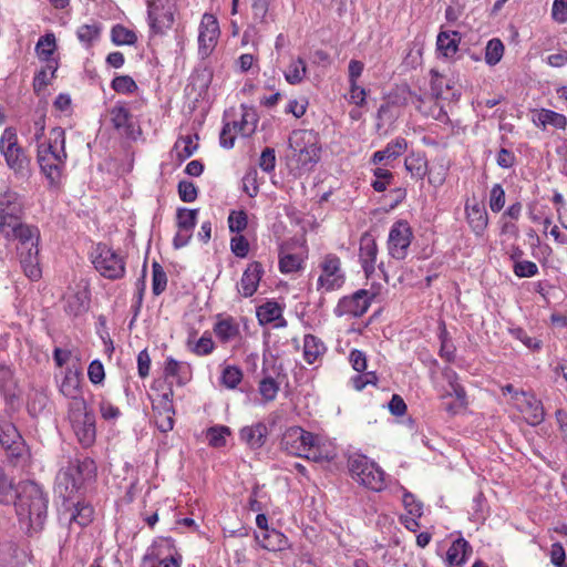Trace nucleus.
Returning <instances> with one entry per match:
<instances>
[{
	"label": "nucleus",
	"instance_id": "obj_19",
	"mask_svg": "<svg viewBox=\"0 0 567 567\" xmlns=\"http://www.w3.org/2000/svg\"><path fill=\"white\" fill-rule=\"evenodd\" d=\"M262 275V265L259 261L250 262L241 276L238 288L239 293L245 298L251 297L257 291Z\"/></svg>",
	"mask_w": 567,
	"mask_h": 567
},
{
	"label": "nucleus",
	"instance_id": "obj_18",
	"mask_svg": "<svg viewBox=\"0 0 567 567\" xmlns=\"http://www.w3.org/2000/svg\"><path fill=\"white\" fill-rule=\"evenodd\" d=\"M18 255L24 275L32 281H38L42 276L40 267L39 246L34 248L19 247Z\"/></svg>",
	"mask_w": 567,
	"mask_h": 567
},
{
	"label": "nucleus",
	"instance_id": "obj_61",
	"mask_svg": "<svg viewBox=\"0 0 567 567\" xmlns=\"http://www.w3.org/2000/svg\"><path fill=\"white\" fill-rule=\"evenodd\" d=\"M272 0H251L252 18L256 22L265 23L269 4Z\"/></svg>",
	"mask_w": 567,
	"mask_h": 567
},
{
	"label": "nucleus",
	"instance_id": "obj_23",
	"mask_svg": "<svg viewBox=\"0 0 567 567\" xmlns=\"http://www.w3.org/2000/svg\"><path fill=\"white\" fill-rule=\"evenodd\" d=\"M377 255L378 246L375 240L369 235L362 236L360 240L359 258L367 277H370L374 272Z\"/></svg>",
	"mask_w": 567,
	"mask_h": 567
},
{
	"label": "nucleus",
	"instance_id": "obj_38",
	"mask_svg": "<svg viewBox=\"0 0 567 567\" xmlns=\"http://www.w3.org/2000/svg\"><path fill=\"white\" fill-rule=\"evenodd\" d=\"M404 166L412 177L420 179L423 178L427 172V162L423 156L419 154H411L406 156Z\"/></svg>",
	"mask_w": 567,
	"mask_h": 567
},
{
	"label": "nucleus",
	"instance_id": "obj_43",
	"mask_svg": "<svg viewBox=\"0 0 567 567\" xmlns=\"http://www.w3.org/2000/svg\"><path fill=\"white\" fill-rule=\"evenodd\" d=\"M281 313V307L276 301H267L257 310V315L261 322H272L280 318Z\"/></svg>",
	"mask_w": 567,
	"mask_h": 567
},
{
	"label": "nucleus",
	"instance_id": "obj_46",
	"mask_svg": "<svg viewBox=\"0 0 567 567\" xmlns=\"http://www.w3.org/2000/svg\"><path fill=\"white\" fill-rule=\"evenodd\" d=\"M194 138L198 140V135L197 134H195L194 136L186 135V136H182L177 140L175 147L177 150H179L178 157L181 159L190 157L197 150L198 145H197V143L194 142Z\"/></svg>",
	"mask_w": 567,
	"mask_h": 567
},
{
	"label": "nucleus",
	"instance_id": "obj_42",
	"mask_svg": "<svg viewBox=\"0 0 567 567\" xmlns=\"http://www.w3.org/2000/svg\"><path fill=\"white\" fill-rule=\"evenodd\" d=\"M504 50V44L499 39L489 40L485 48V62L492 66L496 65L503 58Z\"/></svg>",
	"mask_w": 567,
	"mask_h": 567
},
{
	"label": "nucleus",
	"instance_id": "obj_60",
	"mask_svg": "<svg viewBox=\"0 0 567 567\" xmlns=\"http://www.w3.org/2000/svg\"><path fill=\"white\" fill-rule=\"evenodd\" d=\"M177 190L179 198L185 203H192L197 198V188L193 182L181 181Z\"/></svg>",
	"mask_w": 567,
	"mask_h": 567
},
{
	"label": "nucleus",
	"instance_id": "obj_54",
	"mask_svg": "<svg viewBox=\"0 0 567 567\" xmlns=\"http://www.w3.org/2000/svg\"><path fill=\"white\" fill-rule=\"evenodd\" d=\"M248 224L247 214L244 210H233L228 216V226L231 233H241Z\"/></svg>",
	"mask_w": 567,
	"mask_h": 567
},
{
	"label": "nucleus",
	"instance_id": "obj_55",
	"mask_svg": "<svg viewBox=\"0 0 567 567\" xmlns=\"http://www.w3.org/2000/svg\"><path fill=\"white\" fill-rule=\"evenodd\" d=\"M112 89L117 93H133L137 85L130 75H120L113 79Z\"/></svg>",
	"mask_w": 567,
	"mask_h": 567
},
{
	"label": "nucleus",
	"instance_id": "obj_4",
	"mask_svg": "<svg viewBox=\"0 0 567 567\" xmlns=\"http://www.w3.org/2000/svg\"><path fill=\"white\" fill-rule=\"evenodd\" d=\"M352 478L367 488L381 492L385 487L384 472L364 455H353L348 461Z\"/></svg>",
	"mask_w": 567,
	"mask_h": 567
},
{
	"label": "nucleus",
	"instance_id": "obj_35",
	"mask_svg": "<svg viewBox=\"0 0 567 567\" xmlns=\"http://www.w3.org/2000/svg\"><path fill=\"white\" fill-rule=\"evenodd\" d=\"M247 122L243 120L240 123L233 122L226 123L220 132L219 142L225 148H231L235 143V135L231 133L233 130H237L244 136H248L252 130H246Z\"/></svg>",
	"mask_w": 567,
	"mask_h": 567
},
{
	"label": "nucleus",
	"instance_id": "obj_52",
	"mask_svg": "<svg viewBox=\"0 0 567 567\" xmlns=\"http://www.w3.org/2000/svg\"><path fill=\"white\" fill-rule=\"evenodd\" d=\"M101 32V28L99 24H83L78 31V39L90 47L95 40L99 39Z\"/></svg>",
	"mask_w": 567,
	"mask_h": 567
},
{
	"label": "nucleus",
	"instance_id": "obj_14",
	"mask_svg": "<svg viewBox=\"0 0 567 567\" xmlns=\"http://www.w3.org/2000/svg\"><path fill=\"white\" fill-rule=\"evenodd\" d=\"M220 34L217 19L213 14L205 13L199 25V53L207 56L215 48Z\"/></svg>",
	"mask_w": 567,
	"mask_h": 567
},
{
	"label": "nucleus",
	"instance_id": "obj_16",
	"mask_svg": "<svg viewBox=\"0 0 567 567\" xmlns=\"http://www.w3.org/2000/svg\"><path fill=\"white\" fill-rule=\"evenodd\" d=\"M370 307V299L367 290H358L352 296L343 297L338 306L337 312L339 316L351 315L353 317H361Z\"/></svg>",
	"mask_w": 567,
	"mask_h": 567
},
{
	"label": "nucleus",
	"instance_id": "obj_6",
	"mask_svg": "<svg viewBox=\"0 0 567 567\" xmlns=\"http://www.w3.org/2000/svg\"><path fill=\"white\" fill-rule=\"evenodd\" d=\"M280 445L288 454L317 460L313 434L299 426L289 427L284 433Z\"/></svg>",
	"mask_w": 567,
	"mask_h": 567
},
{
	"label": "nucleus",
	"instance_id": "obj_10",
	"mask_svg": "<svg viewBox=\"0 0 567 567\" xmlns=\"http://www.w3.org/2000/svg\"><path fill=\"white\" fill-rule=\"evenodd\" d=\"M322 274L318 278V289L333 291L342 287L346 276L341 269V260L337 255L328 254L320 264Z\"/></svg>",
	"mask_w": 567,
	"mask_h": 567
},
{
	"label": "nucleus",
	"instance_id": "obj_49",
	"mask_svg": "<svg viewBox=\"0 0 567 567\" xmlns=\"http://www.w3.org/2000/svg\"><path fill=\"white\" fill-rule=\"evenodd\" d=\"M152 270H153L152 290L155 296H159L166 289L167 276H166L163 267L156 261L153 262Z\"/></svg>",
	"mask_w": 567,
	"mask_h": 567
},
{
	"label": "nucleus",
	"instance_id": "obj_64",
	"mask_svg": "<svg viewBox=\"0 0 567 567\" xmlns=\"http://www.w3.org/2000/svg\"><path fill=\"white\" fill-rule=\"evenodd\" d=\"M551 17L558 23L567 21V0H554Z\"/></svg>",
	"mask_w": 567,
	"mask_h": 567
},
{
	"label": "nucleus",
	"instance_id": "obj_30",
	"mask_svg": "<svg viewBox=\"0 0 567 567\" xmlns=\"http://www.w3.org/2000/svg\"><path fill=\"white\" fill-rule=\"evenodd\" d=\"M319 143L318 135L311 130H297L293 131L289 137V147L293 153H298L300 150L312 147Z\"/></svg>",
	"mask_w": 567,
	"mask_h": 567
},
{
	"label": "nucleus",
	"instance_id": "obj_8",
	"mask_svg": "<svg viewBox=\"0 0 567 567\" xmlns=\"http://www.w3.org/2000/svg\"><path fill=\"white\" fill-rule=\"evenodd\" d=\"M93 265L103 277L112 280L123 277L125 272L123 258L103 244L96 246Z\"/></svg>",
	"mask_w": 567,
	"mask_h": 567
},
{
	"label": "nucleus",
	"instance_id": "obj_37",
	"mask_svg": "<svg viewBox=\"0 0 567 567\" xmlns=\"http://www.w3.org/2000/svg\"><path fill=\"white\" fill-rule=\"evenodd\" d=\"M93 507L86 504L78 503L70 516V525H78L79 527L87 526L93 519Z\"/></svg>",
	"mask_w": 567,
	"mask_h": 567
},
{
	"label": "nucleus",
	"instance_id": "obj_50",
	"mask_svg": "<svg viewBox=\"0 0 567 567\" xmlns=\"http://www.w3.org/2000/svg\"><path fill=\"white\" fill-rule=\"evenodd\" d=\"M192 352L197 355H207L210 354L215 349V343L212 337L207 333H204L199 340L195 343H192L189 340L187 342Z\"/></svg>",
	"mask_w": 567,
	"mask_h": 567
},
{
	"label": "nucleus",
	"instance_id": "obj_3",
	"mask_svg": "<svg viewBox=\"0 0 567 567\" xmlns=\"http://www.w3.org/2000/svg\"><path fill=\"white\" fill-rule=\"evenodd\" d=\"M0 153L6 163L14 174L21 178L30 175V158L25 151L18 143L17 133L13 128H6L0 138Z\"/></svg>",
	"mask_w": 567,
	"mask_h": 567
},
{
	"label": "nucleus",
	"instance_id": "obj_59",
	"mask_svg": "<svg viewBox=\"0 0 567 567\" xmlns=\"http://www.w3.org/2000/svg\"><path fill=\"white\" fill-rule=\"evenodd\" d=\"M514 274L519 278H530L538 274V267L529 260H518L514 264Z\"/></svg>",
	"mask_w": 567,
	"mask_h": 567
},
{
	"label": "nucleus",
	"instance_id": "obj_28",
	"mask_svg": "<svg viewBox=\"0 0 567 567\" xmlns=\"http://www.w3.org/2000/svg\"><path fill=\"white\" fill-rule=\"evenodd\" d=\"M461 42V33L458 31H441L436 39L437 51L445 58H453Z\"/></svg>",
	"mask_w": 567,
	"mask_h": 567
},
{
	"label": "nucleus",
	"instance_id": "obj_34",
	"mask_svg": "<svg viewBox=\"0 0 567 567\" xmlns=\"http://www.w3.org/2000/svg\"><path fill=\"white\" fill-rule=\"evenodd\" d=\"M284 74L289 84L296 85L301 83L307 75V63L305 59L300 56L292 58Z\"/></svg>",
	"mask_w": 567,
	"mask_h": 567
},
{
	"label": "nucleus",
	"instance_id": "obj_48",
	"mask_svg": "<svg viewBox=\"0 0 567 567\" xmlns=\"http://www.w3.org/2000/svg\"><path fill=\"white\" fill-rule=\"evenodd\" d=\"M259 393L266 402L274 401L279 391V384L271 377H265L260 380L258 386Z\"/></svg>",
	"mask_w": 567,
	"mask_h": 567
},
{
	"label": "nucleus",
	"instance_id": "obj_31",
	"mask_svg": "<svg viewBox=\"0 0 567 567\" xmlns=\"http://www.w3.org/2000/svg\"><path fill=\"white\" fill-rule=\"evenodd\" d=\"M467 220L472 229L481 235L488 223L487 212L483 206L475 204L473 206H466Z\"/></svg>",
	"mask_w": 567,
	"mask_h": 567
},
{
	"label": "nucleus",
	"instance_id": "obj_51",
	"mask_svg": "<svg viewBox=\"0 0 567 567\" xmlns=\"http://www.w3.org/2000/svg\"><path fill=\"white\" fill-rule=\"evenodd\" d=\"M243 380V372L236 365H227L221 373V383L228 389H235Z\"/></svg>",
	"mask_w": 567,
	"mask_h": 567
},
{
	"label": "nucleus",
	"instance_id": "obj_45",
	"mask_svg": "<svg viewBox=\"0 0 567 567\" xmlns=\"http://www.w3.org/2000/svg\"><path fill=\"white\" fill-rule=\"evenodd\" d=\"M228 435H230V429L225 425L212 426L207 430V440L213 447L225 446Z\"/></svg>",
	"mask_w": 567,
	"mask_h": 567
},
{
	"label": "nucleus",
	"instance_id": "obj_21",
	"mask_svg": "<svg viewBox=\"0 0 567 567\" xmlns=\"http://www.w3.org/2000/svg\"><path fill=\"white\" fill-rule=\"evenodd\" d=\"M430 74V96L436 102L435 106H439V101L451 100L455 96L453 82L451 80L446 79L435 70H431Z\"/></svg>",
	"mask_w": 567,
	"mask_h": 567
},
{
	"label": "nucleus",
	"instance_id": "obj_39",
	"mask_svg": "<svg viewBox=\"0 0 567 567\" xmlns=\"http://www.w3.org/2000/svg\"><path fill=\"white\" fill-rule=\"evenodd\" d=\"M111 40L116 45H134L137 41V35L133 30L122 24H115L111 30Z\"/></svg>",
	"mask_w": 567,
	"mask_h": 567
},
{
	"label": "nucleus",
	"instance_id": "obj_33",
	"mask_svg": "<svg viewBox=\"0 0 567 567\" xmlns=\"http://www.w3.org/2000/svg\"><path fill=\"white\" fill-rule=\"evenodd\" d=\"M65 146V132L62 127H53L50 131V136L48 142L40 143L38 145V154L37 155H47V153H53L58 148H63Z\"/></svg>",
	"mask_w": 567,
	"mask_h": 567
},
{
	"label": "nucleus",
	"instance_id": "obj_9",
	"mask_svg": "<svg viewBox=\"0 0 567 567\" xmlns=\"http://www.w3.org/2000/svg\"><path fill=\"white\" fill-rule=\"evenodd\" d=\"M173 0H148V22L154 33H164L174 22Z\"/></svg>",
	"mask_w": 567,
	"mask_h": 567
},
{
	"label": "nucleus",
	"instance_id": "obj_2",
	"mask_svg": "<svg viewBox=\"0 0 567 567\" xmlns=\"http://www.w3.org/2000/svg\"><path fill=\"white\" fill-rule=\"evenodd\" d=\"M0 456L13 466L25 462L28 456L22 435L16 425L3 416H0Z\"/></svg>",
	"mask_w": 567,
	"mask_h": 567
},
{
	"label": "nucleus",
	"instance_id": "obj_53",
	"mask_svg": "<svg viewBox=\"0 0 567 567\" xmlns=\"http://www.w3.org/2000/svg\"><path fill=\"white\" fill-rule=\"evenodd\" d=\"M302 259L295 254H287L279 259V269L284 274H291L301 268Z\"/></svg>",
	"mask_w": 567,
	"mask_h": 567
},
{
	"label": "nucleus",
	"instance_id": "obj_63",
	"mask_svg": "<svg viewBox=\"0 0 567 567\" xmlns=\"http://www.w3.org/2000/svg\"><path fill=\"white\" fill-rule=\"evenodd\" d=\"M89 380L93 384H100L104 381L105 371L100 360H93L87 368Z\"/></svg>",
	"mask_w": 567,
	"mask_h": 567
},
{
	"label": "nucleus",
	"instance_id": "obj_25",
	"mask_svg": "<svg viewBox=\"0 0 567 567\" xmlns=\"http://www.w3.org/2000/svg\"><path fill=\"white\" fill-rule=\"evenodd\" d=\"M267 436L268 427L262 422H257L240 430V440L252 450L260 449L266 443Z\"/></svg>",
	"mask_w": 567,
	"mask_h": 567
},
{
	"label": "nucleus",
	"instance_id": "obj_27",
	"mask_svg": "<svg viewBox=\"0 0 567 567\" xmlns=\"http://www.w3.org/2000/svg\"><path fill=\"white\" fill-rule=\"evenodd\" d=\"M37 159L41 172L51 183H56L60 181L65 167V164L61 162V156H58L56 159L52 155H37Z\"/></svg>",
	"mask_w": 567,
	"mask_h": 567
},
{
	"label": "nucleus",
	"instance_id": "obj_56",
	"mask_svg": "<svg viewBox=\"0 0 567 567\" xmlns=\"http://www.w3.org/2000/svg\"><path fill=\"white\" fill-rule=\"evenodd\" d=\"M375 176V181L372 182L371 186L378 193H381L386 189V186L390 184L393 178V174L385 168L378 167L373 171Z\"/></svg>",
	"mask_w": 567,
	"mask_h": 567
},
{
	"label": "nucleus",
	"instance_id": "obj_24",
	"mask_svg": "<svg viewBox=\"0 0 567 567\" xmlns=\"http://www.w3.org/2000/svg\"><path fill=\"white\" fill-rule=\"evenodd\" d=\"M14 237L18 239L17 249L19 247L34 248L39 246L40 231L35 226H30L20 220L10 226Z\"/></svg>",
	"mask_w": 567,
	"mask_h": 567
},
{
	"label": "nucleus",
	"instance_id": "obj_17",
	"mask_svg": "<svg viewBox=\"0 0 567 567\" xmlns=\"http://www.w3.org/2000/svg\"><path fill=\"white\" fill-rule=\"evenodd\" d=\"M29 547H19L14 543L0 544V567H19L31 561Z\"/></svg>",
	"mask_w": 567,
	"mask_h": 567
},
{
	"label": "nucleus",
	"instance_id": "obj_12",
	"mask_svg": "<svg viewBox=\"0 0 567 567\" xmlns=\"http://www.w3.org/2000/svg\"><path fill=\"white\" fill-rule=\"evenodd\" d=\"M23 203L20 195L13 190L0 194V228L14 225L23 215Z\"/></svg>",
	"mask_w": 567,
	"mask_h": 567
},
{
	"label": "nucleus",
	"instance_id": "obj_15",
	"mask_svg": "<svg viewBox=\"0 0 567 567\" xmlns=\"http://www.w3.org/2000/svg\"><path fill=\"white\" fill-rule=\"evenodd\" d=\"M81 372L78 370L66 369L64 378L60 385V392L70 400L69 409L75 408V404L85 405L86 402L82 396Z\"/></svg>",
	"mask_w": 567,
	"mask_h": 567
},
{
	"label": "nucleus",
	"instance_id": "obj_47",
	"mask_svg": "<svg viewBox=\"0 0 567 567\" xmlns=\"http://www.w3.org/2000/svg\"><path fill=\"white\" fill-rule=\"evenodd\" d=\"M406 140L403 137H396L395 140L389 142L386 146L381 151L384 154V158L389 161L401 156L406 151Z\"/></svg>",
	"mask_w": 567,
	"mask_h": 567
},
{
	"label": "nucleus",
	"instance_id": "obj_57",
	"mask_svg": "<svg viewBox=\"0 0 567 567\" xmlns=\"http://www.w3.org/2000/svg\"><path fill=\"white\" fill-rule=\"evenodd\" d=\"M505 205V190L501 184H495L491 189L489 208L494 213H498Z\"/></svg>",
	"mask_w": 567,
	"mask_h": 567
},
{
	"label": "nucleus",
	"instance_id": "obj_5",
	"mask_svg": "<svg viewBox=\"0 0 567 567\" xmlns=\"http://www.w3.org/2000/svg\"><path fill=\"white\" fill-rule=\"evenodd\" d=\"M68 415L79 442L84 447L91 446L96 436L94 413L87 410L86 404H75V408L68 409Z\"/></svg>",
	"mask_w": 567,
	"mask_h": 567
},
{
	"label": "nucleus",
	"instance_id": "obj_40",
	"mask_svg": "<svg viewBox=\"0 0 567 567\" xmlns=\"http://www.w3.org/2000/svg\"><path fill=\"white\" fill-rule=\"evenodd\" d=\"M537 121L544 127L551 125L555 128L565 130L567 126V118L564 114L546 109L540 110L537 115Z\"/></svg>",
	"mask_w": 567,
	"mask_h": 567
},
{
	"label": "nucleus",
	"instance_id": "obj_32",
	"mask_svg": "<svg viewBox=\"0 0 567 567\" xmlns=\"http://www.w3.org/2000/svg\"><path fill=\"white\" fill-rule=\"evenodd\" d=\"M324 352L326 347L319 338L312 334L305 336L303 357L309 364L315 363Z\"/></svg>",
	"mask_w": 567,
	"mask_h": 567
},
{
	"label": "nucleus",
	"instance_id": "obj_44",
	"mask_svg": "<svg viewBox=\"0 0 567 567\" xmlns=\"http://www.w3.org/2000/svg\"><path fill=\"white\" fill-rule=\"evenodd\" d=\"M197 209H188V208H178L176 218H177V227L184 230L193 231L196 226L197 219Z\"/></svg>",
	"mask_w": 567,
	"mask_h": 567
},
{
	"label": "nucleus",
	"instance_id": "obj_41",
	"mask_svg": "<svg viewBox=\"0 0 567 567\" xmlns=\"http://www.w3.org/2000/svg\"><path fill=\"white\" fill-rule=\"evenodd\" d=\"M320 152L321 147L318 143L312 147L300 150L295 155L297 156V162L301 167L310 169L320 159Z\"/></svg>",
	"mask_w": 567,
	"mask_h": 567
},
{
	"label": "nucleus",
	"instance_id": "obj_1",
	"mask_svg": "<svg viewBox=\"0 0 567 567\" xmlns=\"http://www.w3.org/2000/svg\"><path fill=\"white\" fill-rule=\"evenodd\" d=\"M13 502L20 527L28 536L43 530L48 518L49 498L41 486L32 481H13L0 472V504Z\"/></svg>",
	"mask_w": 567,
	"mask_h": 567
},
{
	"label": "nucleus",
	"instance_id": "obj_7",
	"mask_svg": "<svg viewBox=\"0 0 567 567\" xmlns=\"http://www.w3.org/2000/svg\"><path fill=\"white\" fill-rule=\"evenodd\" d=\"M95 473L96 466L92 458L76 460L60 475L59 487L64 485L68 496H71L80 489L84 481L93 478Z\"/></svg>",
	"mask_w": 567,
	"mask_h": 567
},
{
	"label": "nucleus",
	"instance_id": "obj_13",
	"mask_svg": "<svg viewBox=\"0 0 567 567\" xmlns=\"http://www.w3.org/2000/svg\"><path fill=\"white\" fill-rule=\"evenodd\" d=\"M515 401L518 410L529 425L536 426L544 421L545 412L543 403L534 394L524 391L515 392Z\"/></svg>",
	"mask_w": 567,
	"mask_h": 567
},
{
	"label": "nucleus",
	"instance_id": "obj_62",
	"mask_svg": "<svg viewBox=\"0 0 567 567\" xmlns=\"http://www.w3.org/2000/svg\"><path fill=\"white\" fill-rule=\"evenodd\" d=\"M230 249L235 256L245 258L249 252V243L245 236L238 235L231 238Z\"/></svg>",
	"mask_w": 567,
	"mask_h": 567
},
{
	"label": "nucleus",
	"instance_id": "obj_20",
	"mask_svg": "<svg viewBox=\"0 0 567 567\" xmlns=\"http://www.w3.org/2000/svg\"><path fill=\"white\" fill-rule=\"evenodd\" d=\"M213 331L218 341L223 344L241 339L239 323L230 316L223 317L219 315L213 327Z\"/></svg>",
	"mask_w": 567,
	"mask_h": 567
},
{
	"label": "nucleus",
	"instance_id": "obj_22",
	"mask_svg": "<svg viewBox=\"0 0 567 567\" xmlns=\"http://www.w3.org/2000/svg\"><path fill=\"white\" fill-rule=\"evenodd\" d=\"M55 49L56 41L53 33H47L45 35H42L35 45L38 58L47 62V66L50 70L52 78L55 75L58 70V61L52 58Z\"/></svg>",
	"mask_w": 567,
	"mask_h": 567
},
{
	"label": "nucleus",
	"instance_id": "obj_58",
	"mask_svg": "<svg viewBox=\"0 0 567 567\" xmlns=\"http://www.w3.org/2000/svg\"><path fill=\"white\" fill-rule=\"evenodd\" d=\"M48 404V396L42 392H34L28 402V412L32 416L41 413Z\"/></svg>",
	"mask_w": 567,
	"mask_h": 567
},
{
	"label": "nucleus",
	"instance_id": "obj_26",
	"mask_svg": "<svg viewBox=\"0 0 567 567\" xmlns=\"http://www.w3.org/2000/svg\"><path fill=\"white\" fill-rule=\"evenodd\" d=\"M472 554V547L467 540L460 537L452 543L446 553L449 567H462L466 557Z\"/></svg>",
	"mask_w": 567,
	"mask_h": 567
},
{
	"label": "nucleus",
	"instance_id": "obj_11",
	"mask_svg": "<svg viewBox=\"0 0 567 567\" xmlns=\"http://www.w3.org/2000/svg\"><path fill=\"white\" fill-rule=\"evenodd\" d=\"M412 237V229L406 220L400 219L395 221L389 234V254L395 259H404L408 255Z\"/></svg>",
	"mask_w": 567,
	"mask_h": 567
},
{
	"label": "nucleus",
	"instance_id": "obj_29",
	"mask_svg": "<svg viewBox=\"0 0 567 567\" xmlns=\"http://www.w3.org/2000/svg\"><path fill=\"white\" fill-rule=\"evenodd\" d=\"M260 546L267 550H282L287 545L286 536L276 529H265L260 535H256Z\"/></svg>",
	"mask_w": 567,
	"mask_h": 567
},
{
	"label": "nucleus",
	"instance_id": "obj_36",
	"mask_svg": "<svg viewBox=\"0 0 567 567\" xmlns=\"http://www.w3.org/2000/svg\"><path fill=\"white\" fill-rule=\"evenodd\" d=\"M131 117L130 111L122 105H115L111 110V122L113 126L118 131L122 130L125 135H130L133 130Z\"/></svg>",
	"mask_w": 567,
	"mask_h": 567
}]
</instances>
